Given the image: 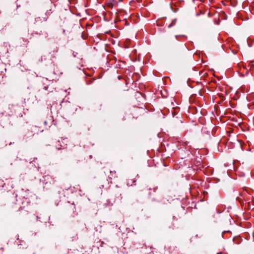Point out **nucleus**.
<instances>
[{"label":"nucleus","instance_id":"obj_1","mask_svg":"<svg viewBox=\"0 0 254 254\" xmlns=\"http://www.w3.org/2000/svg\"><path fill=\"white\" fill-rule=\"evenodd\" d=\"M176 21V19L173 20L172 23L168 25V27H170L172 25L175 24Z\"/></svg>","mask_w":254,"mask_h":254},{"label":"nucleus","instance_id":"obj_2","mask_svg":"<svg viewBox=\"0 0 254 254\" xmlns=\"http://www.w3.org/2000/svg\"><path fill=\"white\" fill-rule=\"evenodd\" d=\"M113 2H114V4H112V7H113V6L114 5H115V4H117V2H116V1H114V0H113Z\"/></svg>","mask_w":254,"mask_h":254},{"label":"nucleus","instance_id":"obj_3","mask_svg":"<svg viewBox=\"0 0 254 254\" xmlns=\"http://www.w3.org/2000/svg\"><path fill=\"white\" fill-rule=\"evenodd\" d=\"M217 254H222L221 253H218Z\"/></svg>","mask_w":254,"mask_h":254}]
</instances>
